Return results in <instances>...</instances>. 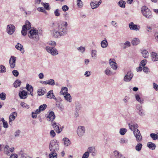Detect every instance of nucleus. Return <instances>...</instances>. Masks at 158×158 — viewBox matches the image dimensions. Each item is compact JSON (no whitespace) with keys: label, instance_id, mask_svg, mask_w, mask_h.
Listing matches in <instances>:
<instances>
[{"label":"nucleus","instance_id":"obj_1","mask_svg":"<svg viewBox=\"0 0 158 158\" xmlns=\"http://www.w3.org/2000/svg\"><path fill=\"white\" fill-rule=\"evenodd\" d=\"M59 142L56 140H52L49 145V148L50 151L58 152L59 148Z\"/></svg>","mask_w":158,"mask_h":158},{"label":"nucleus","instance_id":"obj_2","mask_svg":"<svg viewBox=\"0 0 158 158\" xmlns=\"http://www.w3.org/2000/svg\"><path fill=\"white\" fill-rule=\"evenodd\" d=\"M68 25L67 22L64 21L62 22L58 25V31L60 32L63 36L65 35L67 33Z\"/></svg>","mask_w":158,"mask_h":158},{"label":"nucleus","instance_id":"obj_3","mask_svg":"<svg viewBox=\"0 0 158 158\" xmlns=\"http://www.w3.org/2000/svg\"><path fill=\"white\" fill-rule=\"evenodd\" d=\"M28 35L30 38L33 39L35 41H38L39 40L38 30L35 29L30 30L28 33Z\"/></svg>","mask_w":158,"mask_h":158},{"label":"nucleus","instance_id":"obj_4","mask_svg":"<svg viewBox=\"0 0 158 158\" xmlns=\"http://www.w3.org/2000/svg\"><path fill=\"white\" fill-rule=\"evenodd\" d=\"M141 11L143 15L147 18H152V12L147 7L143 6L141 8Z\"/></svg>","mask_w":158,"mask_h":158},{"label":"nucleus","instance_id":"obj_5","mask_svg":"<svg viewBox=\"0 0 158 158\" xmlns=\"http://www.w3.org/2000/svg\"><path fill=\"white\" fill-rule=\"evenodd\" d=\"M31 25L30 23L28 21H26L25 24L22 27L21 33L23 35H26L27 33V31L29 30L31 28Z\"/></svg>","mask_w":158,"mask_h":158},{"label":"nucleus","instance_id":"obj_6","mask_svg":"<svg viewBox=\"0 0 158 158\" xmlns=\"http://www.w3.org/2000/svg\"><path fill=\"white\" fill-rule=\"evenodd\" d=\"M46 50L53 56H55L58 53V51L55 48L47 46L46 47Z\"/></svg>","mask_w":158,"mask_h":158},{"label":"nucleus","instance_id":"obj_7","mask_svg":"<svg viewBox=\"0 0 158 158\" xmlns=\"http://www.w3.org/2000/svg\"><path fill=\"white\" fill-rule=\"evenodd\" d=\"M133 132L137 142H140L141 141L142 139V137L138 129H136Z\"/></svg>","mask_w":158,"mask_h":158},{"label":"nucleus","instance_id":"obj_8","mask_svg":"<svg viewBox=\"0 0 158 158\" xmlns=\"http://www.w3.org/2000/svg\"><path fill=\"white\" fill-rule=\"evenodd\" d=\"M52 124L56 133H60L62 130V128H61V126L59 123L53 122Z\"/></svg>","mask_w":158,"mask_h":158},{"label":"nucleus","instance_id":"obj_9","mask_svg":"<svg viewBox=\"0 0 158 158\" xmlns=\"http://www.w3.org/2000/svg\"><path fill=\"white\" fill-rule=\"evenodd\" d=\"M85 131L84 126H79L77 130V133L79 137H82L84 135Z\"/></svg>","mask_w":158,"mask_h":158},{"label":"nucleus","instance_id":"obj_10","mask_svg":"<svg viewBox=\"0 0 158 158\" xmlns=\"http://www.w3.org/2000/svg\"><path fill=\"white\" fill-rule=\"evenodd\" d=\"M15 27L13 25L10 24L7 26L6 31L9 35L13 34L15 31Z\"/></svg>","mask_w":158,"mask_h":158},{"label":"nucleus","instance_id":"obj_11","mask_svg":"<svg viewBox=\"0 0 158 158\" xmlns=\"http://www.w3.org/2000/svg\"><path fill=\"white\" fill-rule=\"evenodd\" d=\"M133 74L131 71L128 72L124 77V80L126 82L130 81L133 77Z\"/></svg>","mask_w":158,"mask_h":158},{"label":"nucleus","instance_id":"obj_12","mask_svg":"<svg viewBox=\"0 0 158 158\" xmlns=\"http://www.w3.org/2000/svg\"><path fill=\"white\" fill-rule=\"evenodd\" d=\"M102 1L100 0L98 2L95 1H92L90 3V6L92 9H94L99 6V5L101 4Z\"/></svg>","mask_w":158,"mask_h":158},{"label":"nucleus","instance_id":"obj_13","mask_svg":"<svg viewBox=\"0 0 158 158\" xmlns=\"http://www.w3.org/2000/svg\"><path fill=\"white\" fill-rule=\"evenodd\" d=\"M16 58L14 56H11L9 60V64L11 68H14L15 66V63Z\"/></svg>","mask_w":158,"mask_h":158},{"label":"nucleus","instance_id":"obj_14","mask_svg":"<svg viewBox=\"0 0 158 158\" xmlns=\"http://www.w3.org/2000/svg\"><path fill=\"white\" fill-rule=\"evenodd\" d=\"M109 64L111 68L114 70H116L117 68V64L115 62L114 59H110L109 60Z\"/></svg>","mask_w":158,"mask_h":158},{"label":"nucleus","instance_id":"obj_15","mask_svg":"<svg viewBox=\"0 0 158 158\" xmlns=\"http://www.w3.org/2000/svg\"><path fill=\"white\" fill-rule=\"evenodd\" d=\"M52 36L55 38H59L61 36H63L62 34L60 33L59 31H57L55 30L52 31Z\"/></svg>","mask_w":158,"mask_h":158},{"label":"nucleus","instance_id":"obj_16","mask_svg":"<svg viewBox=\"0 0 158 158\" xmlns=\"http://www.w3.org/2000/svg\"><path fill=\"white\" fill-rule=\"evenodd\" d=\"M129 27L131 30L136 31H139L140 28L139 26H137L133 22H131L129 23Z\"/></svg>","mask_w":158,"mask_h":158},{"label":"nucleus","instance_id":"obj_17","mask_svg":"<svg viewBox=\"0 0 158 158\" xmlns=\"http://www.w3.org/2000/svg\"><path fill=\"white\" fill-rule=\"evenodd\" d=\"M48 120L52 121L55 118V116L54 113L53 111L50 112L48 116L47 117Z\"/></svg>","mask_w":158,"mask_h":158},{"label":"nucleus","instance_id":"obj_18","mask_svg":"<svg viewBox=\"0 0 158 158\" xmlns=\"http://www.w3.org/2000/svg\"><path fill=\"white\" fill-rule=\"evenodd\" d=\"M15 47L17 50L20 51L23 54L24 52L25 51L23 46L21 44L18 43Z\"/></svg>","mask_w":158,"mask_h":158},{"label":"nucleus","instance_id":"obj_19","mask_svg":"<svg viewBox=\"0 0 158 158\" xmlns=\"http://www.w3.org/2000/svg\"><path fill=\"white\" fill-rule=\"evenodd\" d=\"M19 94L20 98L25 99L27 98V92L23 90L22 91L19 92Z\"/></svg>","mask_w":158,"mask_h":158},{"label":"nucleus","instance_id":"obj_20","mask_svg":"<svg viewBox=\"0 0 158 158\" xmlns=\"http://www.w3.org/2000/svg\"><path fill=\"white\" fill-rule=\"evenodd\" d=\"M47 97L49 98H53L55 101H57V98L55 97L53 93L52 90H51L48 92L47 94Z\"/></svg>","mask_w":158,"mask_h":158},{"label":"nucleus","instance_id":"obj_21","mask_svg":"<svg viewBox=\"0 0 158 158\" xmlns=\"http://www.w3.org/2000/svg\"><path fill=\"white\" fill-rule=\"evenodd\" d=\"M152 60L153 61H158V54L152 52L151 53Z\"/></svg>","mask_w":158,"mask_h":158},{"label":"nucleus","instance_id":"obj_22","mask_svg":"<svg viewBox=\"0 0 158 158\" xmlns=\"http://www.w3.org/2000/svg\"><path fill=\"white\" fill-rule=\"evenodd\" d=\"M17 116V113L16 112L12 113L9 116V122H11L15 118V117Z\"/></svg>","mask_w":158,"mask_h":158},{"label":"nucleus","instance_id":"obj_23","mask_svg":"<svg viewBox=\"0 0 158 158\" xmlns=\"http://www.w3.org/2000/svg\"><path fill=\"white\" fill-rule=\"evenodd\" d=\"M26 88L28 91L30 92L29 94L31 96H33L32 92L33 89L31 85H29L28 84H27L26 86Z\"/></svg>","mask_w":158,"mask_h":158},{"label":"nucleus","instance_id":"obj_24","mask_svg":"<svg viewBox=\"0 0 158 158\" xmlns=\"http://www.w3.org/2000/svg\"><path fill=\"white\" fill-rule=\"evenodd\" d=\"M89 152L91 153L93 156H94L96 155V151L95 149V148L93 147H89L87 150Z\"/></svg>","mask_w":158,"mask_h":158},{"label":"nucleus","instance_id":"obj_25","mask_svg":"<svg viewBox=\"0 0 158 158\" xmlns=\"http://www.w3.org/2000/svg\"><path fill=\"white\" fill-rule=\"evenodd\" d=\"M129 128L131 131H135L136 129H137L138 125L137 124H134V123H131L128 124Z\"/></svg>","mask_w":158,"mask_h":158},{"label":"nucleus","instance_id":"obj_26","mask_svg":"<svg viewBox=\"0 0 158 158\" xmlns=\"http://www.w3.org/2000/svg\"><path fill=\"white\" fill-rule=\"evenodd\" d=\"M64 144L65 146H68L70 144L71 142L69 139L67 138H64L63 139Z\"/></svg>","mask_w":158,"mask_h":158},{"label":"nucleus","instance_id":"obj_27","mask_svg":"<svg viewBox=\"0 0 158 158\" xmlns=\"http://www.w3.org/2000/svg\"><path fill=\"white\" fill-rule=\"evenodd\" d=\"M46 89L44 88L39 89L38 90V94L39 95L42 96L46 93Z\"/></svg>","mask_w":158,"mask_h":158},{"label":"nucleus","instance_id":"obj_28","mask_svg":"<svg viewBox=\"0 0 158 158\" xmlns=\"http://www.w3.org/2000/svg\"><path fill=\"white\" fill-rule=\"evenodd\" d=\"M135 97L136 100L140 104H143L144 103L143 99L141 98L138 94H136Z\"/></svg>","mask_w":158,"mask_h":158},{"label":"nucleus","instance_id":"obj_29","mask_svg":"<svg viewBox=\"0 0 158 158\" xmlns=\"http://www.w3.org/2000/svg\"><path fill=\"white\" fill-rule=\"evenodd\" d=\"M64 95V97L66 100L69 102H71L72 98L69 94L67 93Z\"/></svg>","mask_w":158,"mask_h":158},{"label":"nucleus","instance_id":"obj_30","mask_svg":"<svg viewBox=\"0 0 158 158\" xmlns=\"http://www.w3.org/2000/svg\"><path fill=\"white\" fill-rule=\"evenodd\" d=\"M147 146L150 149L154 150L156 147L155 143L152 142H148L147 143Z\"/></svg>","mask_w":158,"mask_h":158},{"label":"nucleus","instance_id":"obj_31","mask_svg":"<svg viewBox=\"0 0 158 158\" xmlns=\"http://www.w3.org/2000/svg\"><path fill=\"white\" fill-rule=\"evenodd\" d=\"M101 45L102 47L103 48H106L108 46V42L106 39L105 38L104 40L101 42Z\"/></svg>","mask_w":158,"mask_h":158},{"label":"nucleus","instance_id":"obj_32","mask_svg":"<svg viewBox=\"0 0 158 158\" xmlns=\"http://www.w3.org/2000/svg\"><path fill=\"white\" fill-rule=\"evenodd\" d=\"M18 156L20 158H28L26 154L23 153L22 151H20L18 154Z\"/></svg>","mask_w":158,"mask_h":158},{"label":"nucleus","instance_id":"obj_33","mask_svg":"<svg viewBox=\"0 0 158 158\" xmlns=\"http://www.w3.org/2000/svg\"><path fill=\"white\" fill-rule=\"evenodd\" d=\"M56 152H51L49 155V158H57V156Z\"/></svg>","mask_w":158,"mask_h":158},{"label":"nucleus","instance_id":"obj_34","mask_svg":"<svg viewBox=\"0 0 158 158\" xmlns=\"http://www.w3.org/2000/svg\"><path fill=\"white\" fill-rule=\"evenodd\" d=\"M140 42V40L138 38H134L131 42L132 44L133 45H136L138 44Z\"/></svg>","mask_w":158,"mask_h":158},{"label":"nucleus","instance_id":"obj_35","mask_svg":"<svg viewBox=\"0 0 158 158\" xmlns=\"http://www.w3.org/2000/svg\"><path fill=\"white\" fill-rule=\"evenodd\" d=\"M141 53L143 56L145 58H148L149 56V53L148 52L147 50H143Z\"/></svg>","mask_w":158,"mask_h":158},{"label":"nucleus","instance_id":"obj_36","mask_svg":"<svg viewBox=\"0 0 158 158\" xmlns=\"http://www.w3.org/2000/svg\"><path fill=\"white\" fill-rule=\"evenodd\" d=\"M67 91L68 88L66 87H63L60 93L62 95H64L67 93L66 92Z\"/></svg>","mask_w":158,"mask_h":158},{"label":"nucleus","instance_id":"obj_37","mask_svg":"<svg viewBox=\"0 0 158 158\" xmlns=\"http://www.w3.org/2000/svg\"><path fill=\"white\" fill-rule=\"evenodd\" d=\"M126 2L125 1H123V0H121L119 1L118 3V5L121 7L123 8H124L125 7V5Z\"/></svg>","mask_w":158,"mask_h":158},{"label":"nucleus","instance_id":"obj_38","mask_svg":"<svg viewBox=\"0 0 158 158\" xmlns=\"http://www.w3.org/2000/svg\"><path fill=\"white\" fill-rule=\"evenodd\" d=\"M21 81L18 80H16L14 83L13 85L14 87L17 88L20 86Z\"/></svg>","mask_w":158,"mask_h":158},{"label":"nucleus","instance_id":"obj_39","mask_svg":"<svg viewBox=\"0 0 158 158\" xmlns=\"http://www.w3.org/2000/svg\"><path fill=\"white\" fill-rule=\"evenodd\" d=\"M142 147V144L141 143H139L135 146V149L137 151L139 152L141 150Z\"/></svg>","mask_w":158,"mask_h":158},{"label":"nucleus","instance_id":"obj_40","mask_svg":"<svg viewBox=\"0 0 158 158\" xmlns=\"http://www.w3.org/2000/svg\"><path fill=\"white\" fill-rule=\"evenodd\" d=\"M9 147L8 145H6L4 148V153L7 155H9L10 153L9 151Z\"/></svg>","mask_w":158,"mask_h":158},{"label":"nucleus","instance_id":"obj_41","mask_svg":"<svg viewBox=\"0 0 158 158\" xmlns=\"http://www.w3.org/2000/svg\"><path fill=\"white\" fill-rule=\"evenodd\" d=\"M150 136L154 140H155L158 138V135L155 133L151 134Z\"/></svg>","mask_w":158,"mask_h":158},{"label":"nucleus","instance_id":"obj_42","mask_svg":"<svg viewBox=\"0 0 158 158\" xmlns=\"http://www.w3.org/2000/svg\"><path fill=\"white\" fill-rule=\"evenodd\" d=\"M77 5L79 7L81 8L83 6V3L81 0H77Z\"/></svg>","mask_w":158,"mask_h":158},{"label":"nucleus","instance_id":"obj_43","mask_svg":"<svg viewBox=\"0 0 158 158\" xmlns=\"http://www.w3.org/2000/svg\"><path fill=\"white\" fill-rule=\"evenodd\" d=\"M47 107V105L45 104H44L40 106L39 108L41 111H43L45 110Z\"/></svg>","mask_w":158,"mask_h":158},{"label":"nucleus","instance_id":"obj_44","mask_svg":"<svg viewBox=\"0 0 158 158\" xmlns=\"http://www.w3.org/2000/svg\"><path fill=\"white\" fill-rule=\"evenodd\" d=\"M127 130L125 128H121L120 130V133L122 135H124L127 131Z\"/></svg>","mask_w":158,"mask_h":158},{"label":"nucleus","instance_id":"obj_45","mask_svg":"<svg viewBox=\"0 0 158 158\" xmlns=\"http://www.w3.org/2000/svg\"><path fill=\"white\" fill-rule=\"evenodd\" d=\"M105 73L107 75H111L112 74L111 71L108 68L105 70Z\"/></svg>","mask_w":158,"mask_h":158},{"label":"nucleus","instance_id":"obj_46","mask_svg":"<svg viewBox=\"0 0 158 158\" xmlns=\"http://www.w3.org/2000/svg\"><path fill=\"white\" fill-rule=\"evenodd\" d=\"M6 69L5 67L2 65H0V71L1 73H5L6 72Z\"/></svg>","mask_w":158,"mask_h":158},{"label":"nucleus","instance_id":"obj_47","mask_svg":"<svg viewBox=\"0 0 158 158\" xmlns=\"http://www.w3.org/2000/svg\"><path fill=\"white\" fill-rule=\"evenodd\" d=\"M20 105L23 108H25L26 109H28L29 107V106L28 105L24 103V102H21L20 103Z\"/></svg>","mask_w":158,"mask_h":158},{"label":"nucleus","instance_id":"obj_48","mask_svg":"<svg viewBox=\"0 0 158 158\" xmlns=\"http://www.w3.org/2000/svg\"><path fill=\"white\" fill-rule=\"evenodd\" d=\"M0 98L2 100L6 99V94L4 93H2L0 94Z\"/></svg>","mask_w":158,"mask_h":158},{"label":"nucleus","instance_id":"obj_49","mask_svg":"<svg viewBox=\"0 0 158 158\" xmlns=\"http://www.w3.org/2000/svg\"><path fill=\"white\" fill-rule=\"evenodd\" d=\"M48 85H53L55 84L54 80L53 79H50L48 80Z\"/></svg>","mask_w":158,"mask_h":158},{"label":"nucleus","instance_id":"obj_50","mask_svg":"<svg viewBox=\"0 0 158 158\" xmlns=\"http://www.w3.org/2000/svg\"><path fill=\"white\" fill-rule=\"evenodd\" d=\"M89 156L88 152H85L83 155L82 158H88Z\"/></svg>","mask_w":158,"mask_h":158},{"label":"nucleus","instance_id":"obj_51","mask_svg":"<svg viewBox=\"0 0 158 158\" xmlns=\"http://www.w3.org/2000/svg\"><path fill=\"white\" fill-rule=\"evenodd\" d=\"M121 154L117 151H115L114 152V155L117 158H118Z\"/></svg>","mask_w":158,"mask_h":158},{"label":"nucleus","instance_id":"obj_52","mask_svg":"<svg viewBox=\"0 0 158 158\" xmlns=\"http://www.w3.org/2000/svg\"><path fill=\"white\" fill-rule=\"evenodd\" d=\"M54 14L56 16L58 17L60 15V13L59 12V10L58 9H56L54 11Z\"/></svg>","mask_w":158,"mask_h":158},{"label":"nucleus","instance_id":"obj_53","mask_svg":"<svg viewBox=\"0 0 158 158\" xmlns=\"http://www.w3.org/2000/svg\"><path fill=\"white\" fill-rule=\"evenodd\" d=\"M12 73L13 75L15 77L18 76L19 73L17 70H15L12 71Z\"/></svg>","mask_w":158,"mask_h":158},{"label":"nucleus","instance_id":"obj_54","mask_svg":"<svg viewBox=\"0 0 158 158\" xmlns=\"http://www.w3.org/2000/svg\"><path fill=\"white\" fill-rule=\"evenodd\" d=\"M50 134V136L52 137H54L56 135V133L54 130H51Z\"/></svg>","mask_w":158,"mask_h":158},{"label":"nucleus","instance_id":"obj_55","mask_svg":"<svg viewBox=\"0 0 158 158\" xmlns=\"http://www.w3.org/2000/svg\"><path fill=\"white\" fill-rule=\"evenodd\" d=\"M91 56L92 57H96V51L95 50H93L91 52Z\"/></svg>","mask_w":158,"mask_h":158},{"label":"nucleus","instance_id":"obj_56","mask_svg":"<svg viewBox=\"0 0 158 158\" xmlns=\"http://www.w3.org/2000/svg\"><path fill=\"white\" fill-rule=\"evenodd\" d=\"M37 10L39 11H41L44 13H46V11L42 7H39L37 8Z\"/></svg>","mask_w":158,"mask_h":158},{"label":"nucleus","instance_id":"obj_57","mask_svg":"<svg viewBox=\"0 0 158 158\" xmlns=\"http://www.w3.org/2000/svg\"><path fill=\"white\" fill-rule=\"evenodd\" d=\"M77 50L83 53L85 51V48L82 47H80L77 48Z\"/></svg>","mask_w":158,"mask_h":158},{"label":"nucleus","instance_id":"obj_58","mask_svg":"<svg viewBox=\"0 0 158 158\" xmlns=\"http://www.w3.org/2000/svg\"><path fill=\"white\" fill-rule=\"evenodd\" d=\"M139 114L141 116H143L145 115L143 109L139 111Z\"/></svg>","mask_w":158,"mask_h":158},{"label":"nucleus","instance_id":"obj_59","mask_svg":"<svg viewBox=\"0 0 158 158\" xmlns=\"http://www.w3.org/2000/svg\"><path fill=\"white\" fill-rule=\"evenodd\" d=\"M147 63V60H143L141 61L140 64V65H142L143 67Z\"/></svg>","mask_w":158,"mask_h":158},{"label":"nucleus","instance_id":"obj_60","mask_svg":"<svg viewBox=\"0 0 158 158\" xmlns=\"http://www.w3.org/2000/svg\"><path fill=\"white\" fill-rule=\"evenodd\" d=\"M20 131L19 130H17L15 133V137H18L19 135Z\"/></svg>","mask_w":158,"mask_h":158},{"label":"nucleus","instance_id":"obj_61","mask_svg":"<svg viewBox=\"0 0 158 158\" xmlns=\"http://www.w3.org/2000/svg\"><path fill=\"white\" fill-rule=\"evenodd\" d=\"M62 10L64 11H66L69 9V7L66 5H64L62 7Z\"/></svg>","mask_w":158,"mask_h":158},{"label":"nucleus","instance_id":"obj_62","mask_svg":"<svg viewBox=\"0 0 158 158\" xmlns=\"http://www.w3.org/2000/svg\"><path fill=\"white\" fill-rule=\"evenodd\" d=\"M136 108L137 110H139V111L143 109L142 106L139 104L137 105L136 106Z\"/></svg>","mask_w":158,"mask_h":158},{"label":"nucleus","instance_id":"obj_63","mask_svg":"<svg viewBox=\"0 0 158 158\" xmlns=\"http://www.w3.org/2000/svg\"><path fill=\"white\" fill-rule=\"evenodd\" d=\"M43 6L47 10L49 9V5L48 3H43Z\"/></svg>","mask_w":158,"mask_h":158},{"label":"nucleus","instance_id":"obj_64","mask_svg":"<svg viewBox=\"0 0 158 158\" xmlns=\"http://www.w3.org/2000/svg\"><path fill=\"white\" fill-rule=\"evenodd\" d=\"M153 88L156 91H158V85L155 83H153Z\"/></svg>","mask_w":158,"mask_h":158}]
</instances>
